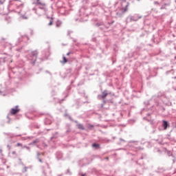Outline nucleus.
Here are the masks:
<instances>
[{
  "label": "nucleus",
  "mask_w": 176,
  "mask_h": 176,
  "mask_svg": "<svg viewBox=\"0 0 176 176\" xmlns=\"http://www.w3.org/2000/svg\"><path fill=\"white\" fill-rule=\"evenodd\" d=\"M129 5H130V3H127V4L126 5V6L124 8H121L122 13H126V12H127V10H129Z\"/></svg>",
  "instance_id": "nucleus-1"
},
{
  "label": "nucleus",
  "mask_w": 176,
  "mask_h": 176,
  "mask_svg": "<svg viewBox=\"0 0 176 176\" xmlns=\"http://www.w3.org/2000/svg\"><path fill=\"white\" fill-rule=\"evenodd\" d=\"M17 108H18V107H16V109H12L11 111H10V113L12 115H16V113H17V112L20 111V109H19Z\"/></svg>",
  "instance_id": "nucleus-2"
},
{
  "label": "nucleus",
  "mask_w": 176,
  "mask_h": 176,
  "mask_svg": "<svg viewBox=\"0 0 176 176\" xmlns=\"http://www.w3.org/2000/svg\"><path fill=\"white\" fill-rule=\"evenodd\" d=\"M163 126H164V130H167V127L168 126V122L167 121L164 120Z\"/></svg>",
  "instance_id": "nucleus-3"
},
{
  "label": "nucleus",
  "mask_w": 176,
  "mask_h": 176,
  "mask_svg": "<svg viewBox=\"0 0 176 176\" xmlns=\"http://www.w3.org/2000/svg\"><path fill=\"white\" fill-rule=\"evenodd\" d=\"M77 127L80 130H85V126H83V124H77Z\"/></svg>",
  "instance_id": "nucleus-4"
},
{
  "label": "nucleus",
  "mask_w": 176,
  "mask_h": 176,
  "mask_svg": "<svg viewBox=\"0 0 176 176\" xmlns=\"http://www.w3.org/2000/svg\"><path fill=\"white\" fill-rule=\"evenodd\" d=\"M36 5H41V6H45V3L41 2V0H37Z\"/></svg>",
  "instance_id": "nucleus-5"
},
{
  "label": "nucleus",
  "mask_w": 176,
  "mask_h": 176,
  "mask_svg": "<svg viewBox=\"0 0 176 176\" xmlns=\"http://www.w3.org/2000/svg\"><path fill=\"white\" fill-rule=\"evenodd\" d=\"M108 96V93H107V91H103L102 93V98H105V97H107Z\"/></svg>",
  "instance_id": "nucleus-6"
},
{
  "label": "nucleus",
  "mask_w": 176,
  "mask_h": 176,
  "mask_svg": "<svg viewBox=\"0 0 176 176\" xmlns=\"http://www.w3.org/2000/svg\"><path fill=\"white\" fill-rule=\"evenodd\" d=\"M63 60L62 63H63V64H65V63H68V60H67V58H65V56H63Z\"/></svg>",
  "instance_id": "nucleus-7"
},
{
  "label": "nucleus",
  "mask_w": 176,
  "mask_h": 176,
  "mask_svg": "<svg viewBox=\"0 0 176 176\" xmlns=\"http://www.w3.org/2000/svg\"><path fill=\"white\" fill-rule=\"evenodd\" d=\"M92 146H93V148H98L100 146V145L97 144H93Z\"/></svg>",
  "instance_id": "nucleus-8"
},
{
  "label": "nucleus",
  "mask_w": 176,
  "mask_h": 176,
  "mask_svg": "<svg viewBox=\"0 0 176 176\" xmlns=\"http://www.w3.org/2000/svg\"><path fill=\"white\" fill-rule=\"evenodd\" d=\"M53 25V19H51L48 25Z\"/></svg>",
  "instance_id": "nucleus-9"
},
{
  "label": "nucleus",
  "mask_w": 176,
  "mask_h": 176,
  "mask_svg": "<svg viewBox=\"0 0 176 176\" xmlns=\"http://www.w3.org/2000/svg\"><path fill=\"white\" fill-rule=\"evenodd\" d=\"M16 146H23V144L17 143Z\"/></svg>",
  "instance_id": "nucleus-10"
},
{
  "label": "nucleus",
  "mask_w": 176,
  "mask_h": 176,
  "mask_svg": "<svg viewBox=\"0 0 176 176\" xmlns=\"http://www.w3.org/2000/svg\"><path fill=\"white\" fill-rule=\"evenodd\" d=\"M93 127H94V126H93V125H89V129H92Z\"/></svg>",
  "instance_id": "nucleus-11"
},
{
  "label": "nucleus",
  "mask_w": 176,
  "mask_h": 176,
  "mask_svg": "<svg viewBox=\"0 0 176 176\" xmlns=\"http://www.w3.org/2000/svg\"><path fill=\"white\" fill-rule=\"evenodd\" d=\"M12 155H16V151H12Z\"/></svg>",
  "instance_id": "nucleus-12"
},
{
  "label": "nucleus",
  "mask_w": 176,
  "mask_h": 176,
  "mask_svg": "<svg viewBox=\"0 0 176 176\" xmlns=\"http://www.w3.org/2000/svg\"><path fill=\"white\" fill-rule=\"evenodd\" d=\"M69 54H71V53L68 52V53L67 54V56H69Z\"/></svg>",
  "instance_id": "nucleus-13"
},
{
  "label": "nucleus",
  "mask_w": 176,
  "mask_h": 176,
  "mask_svg": "<svg viewBox=\"0 0 176 176\" xmlns=\"http://www.w3.org/2000/svg\"><path fill=\"white\" fill-rule=\"evenodd\" d=\"M121 1H122V2H126V0H121Z\"/></svg>",
  "instance_id": "nucleus-14"
},
{
  "label": "nucleus",
  "mask_w": 176,
  "mask_h": 176,
  "mask_svg": "<svg viewBox=\"0 0 176 176\" xmlns=\"http://www.w3.org/2000/svg\"><path fill=\"white\" fill-rule=\"evenodd\" d=\"M8 148H9V149H10V146L8 145Z\"/></svg>",
  "instance_id": "nucleus-15"
},
{
  "label": "nucleus",
  "mask_w": 176,
  "mask_h": 176,
  "mask_svg": "<svg viewBox=\"0 0 176 176\" xmlns=\"http://www.w3.org/2000/svg\"><path fill=\"white\" fill-rule=\"evenodd\" d=\"M81 176H86V174H82Z\"/></svg>",
  "instance_id": "nucleus-16"
},
{
  "label": "nucleus",
  "mask_w": 176,
  "mask_h": 176,
  "mask_svg": "<svg viewBox=\"0 0 176 176\" xmlns=\"http://www.w3.org/2000/svg\"><path fill=\"white\" fill-rule=\"evenodd\" d=\"M39 162H41V163H42V160H39Z\"/></svg>",
  "instance_id": "nucleus-17"
},
{
  "label": "nucleus",
  "mask_w": 176,
  "mask_h": 176,
  "mask_svg": "<svg viewBox=\"0 0 176 176\" xmlns=\"http://www.w3.org/2000/svg\"><path fill=\"white\" fill-rule=\"evenodd\" d=\"M56 27H58V25H56Z\"/></svg>",
  "instance_id": "nucleus-18"
},
{
  "label": "nucleus",
  "mask_w": 176,
  "mask_h": 176,
  "mask_svg": "<svg viewBox=\"0 0 176 176\" xmlns=\"http://www.w3.org/2000/svg\"><path fill=\"white\" fill-rule=\"evenodd\" d=\"M27 148V149H29V148L28 147H26Z\"/></svg>",
  "instance_id": "nucleus-19"
},
{
  "label": "nucleus",
  "mask_w": 176,
  "mask_h": 176,
  "mask_svg": "<svg viewBox=\"0 0 176 176\" xmlns=\"http://www.w3.org/2000/svg\"><path fill=\"white\" fill-rule=\"evenodd\" d=\"M108 160V157L106 158Z\"/></svg>",
  "instance_id": "nucleus-20"
}]
</instances>
